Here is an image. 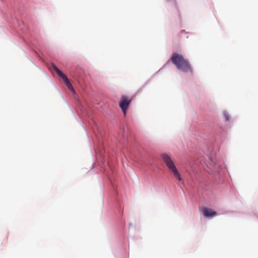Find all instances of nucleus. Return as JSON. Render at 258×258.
Segmentation results:
<instances>
[{"instance_id": "nucleus-5", "label": "nucleus", "mask_w": 258, "mask_h": 258, "mask_svg": "<svg viewBox=\"0 0 258 258\" xmlns=\"http://www.w3.org/2000/svg\"><path fill=\"white\" fill-rule=\"evenodd\" d=\"M52 73H55L63 81H64V75L54 64H51L49 67Z\"/></svg>"}, {"instance_id": "nucleus-1", "label": "nucleus", "mask_w": 258, "mask_h": 258, "mask_svg": "<svg viewBox=\"0 0 258 258\" xmlns=\"http://www.w3.org/2000/svg\"><path fill=\"white\" fill-rule=\"evenodd\" d=\"M171 60L177 69L184 72L191 73L192 72V68L188 60L185 59L181 54L177 53H173Z\"/></svg>"}, {"instance_id": "nucleus-3", "label": "nucleus", "mask_w": 258, "mask_h": 258, "mask_svg": "<svg viewBox=\"0 0 258 258\" xmlns=\"http://www.w3.org/2000/svg\"><path fill=\"white\" fill-rule=\"evenodd\" d=\"M132 101V99L126 95H123L121 96L120 100L119 102V106L121 109L123 114L125 115L126 111Z\"/></svg>"}, {"instance_id": "nucleus-4", "label": "nucleus", "mask_w": 258, "mask_h": 258, "mask_svg": "<svg viewBox=\"0 0 258 258\" xmlns=\"http://www.w3.org/2000/svg\"><path fill=\"white\" fill-rule=\"evenodd\" d=\"M202 212L204 216L206 217H213L217 215V212L206 207L202 209Z\"/></svg>"}, {"instance_id": "nucleus-2", "label": "nucleus", "mask_w": 258, "mask_h": 258, "mask_svg": "<svg viewBox=\"0 0 258 258\" xmlns=\"http://www.w3.org/2000/svg\"><path fill=\"white\" fill-rule=\"evenodd\" d=\"M161 157L168 169L172 172L174 177L177 178L179 181H181V178L180 174L176 168L171 157L168 154H163Z\"/></svg>"}, {"instance_id": "nucleus-7", "label": "nucleus", "mask_w": 258, "mask_h": 258, "mask_svg": "<svg viewBox=\"0 0 258 258\" xmlns=\"http://www.w3.org/2000/svg\"><path fill=\"white\" fill-rule=\"evenodd\" d=\"M66 86L68 87V89L70 90L74 94H75V91L71 83L69 81L68 79L66 77Z\"/></svg>"}, {"instance_id": "nucleus-8", "label": "nucleus", "mask_w": 258, "mask_h": 258, "mask_svg": "<svg viewBox=\"0 0 258 258\" xmlns=\"http://www.w3.org/2000/svg\"><path fill=\"white\" fill-rule=\"evenodd\" d=\"M224 116H225V117L226 119L227 120H229V115H228V113H224Z\"/></svg>"}, {"instance_id": "nucleus-6", "label": "nucleus", "mask_w": 258, "mask_h": 258, "mask_svg": "<svg viewBox=\"0 0 258 258\" xmlns=\"http://www.w3.org/2000/svg\"><path fill=\"white\" fill-rule=\"evenodd\" d=\"M208 167L213 171L218 172L221 168L220 166L218 165L215 161L211 159L209 165H207Z\"/></svg>"}]
</instances>
